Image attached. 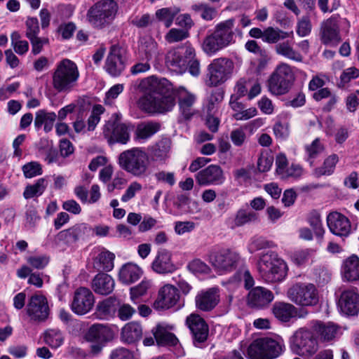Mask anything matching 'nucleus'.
Listing matches in <instances>:
<instances>
[{
	"label": "nucleus",
	"mask_w": 359,
	"mask_h": 359,
	"mask_svg": "<svg viewBox=\"0 0 359 359\" xmlns=\"http://www.w3.org/2000/svg\"><path fill=\"white\" fill-rule=\"evenodd\" d=\"M137 88L144 95L140 98V107L149 113H163L175 106L172 83L165 78L151 76L140 81Z\"/></svg>",
	"instance_id": "f257e3e1"
},
{
	"label": "nucleus",
	"mask_w": 359,
	"mask_h": 359,
	"mask_svg": "<svg viewBox=\"0 0 359 359\" xmlns=\"http://www.w3.org/2000/svg\"><path fill=\"white\" fill-rule=\"evenodd\" d=\"M235 20L230 18L217 23L213 29L208 30L204 37L201 48L204 53L209 55H215L221 50L234 43Z\"/></svg>",
	"instance_id": "f03ea898"
},
{
	"label": "nucleus",
	"mask_w": 359,
	"mask_h": 359,
	"mask_svg": "<svg viewBox=\"0 0 359 359\" xmlns=\"http://www.w3.org/2000/svg\"><path fill=\"white\" fill-rule=\"evenodd\" d=\"M79 76L77 65L69 59H63L53 71L52 86L57 93H69L76 87Z\"/></svg>",
	"instance_id": "7ed1b4c3"
},
{
	"label": "nucleus",
	"mask_w": 359,
	"mask_h": 359,
	"mask_svg": "<svg viewBox=\"0 0 359 359\" xmlns=\"http://www.w3.org/2000/svg\"><path fill=\"white\" fill-rule=\"evenodd\" d=\"M257 269L260 277L266 283L281 282L287 273L285 261L271 250L260 255Z\"/></svg>",
	"instance_id": "20e7f679"
},
{
	"label": "nucleus",
	"mask_w": 359,
	"mask_h": 359,
	"mask_svg": "<svg viewBox=\"0 0 359 359\" xmlns=\"http://www.w3.org/2000/svg\"><path fill=\"white\" fill-rule=\"evenodd\" d=\"M118 10L114 0H99L87 11L86 19L93 28L102 29L112 23Z\"/></svg>",
	"instance_id": "39448f33"
},
{
	"label": "nucleus",
	"mask_w": 359,
	"mask_h": 359,
	"mask_svg": "<svg viewBox=\"0 0 359 359\" xmlns=\"http://www.w3.org/2000/svg\"><path fill=\"white\" fill-rule=\"evenodd\" d=\"M149 156L140 147H134L121 152L118 156L120 167L137 177L147 175L149 168Z\"/></svg>",
	"instance_id": "423d86ee"
},
{
	"label": "nucleus",
	"mask_w": 359,
	"mask_h": 359,
	"mask_svg": "<svg viewBox=\"0 0 359 359\" xmlns=\"http://www.w3.org/2000/svg\"><path fill=\"white\" fill-rule=\"evenodd\" d=\"M284 350L283 339L262 337L252 341L248 347V353L252 359H274L280 356Z\"/></svg>",
	"instance_id": "0eeeda50"
},
{
	"label": "nucleus",
	"mask_w": 359,
	"mask_h": 359,
	"mask_svg": "<svg viewBox=\"0 0 359 359\" xmlns=\"http://www.w3.org/2000/svg\"><path fill=\"white\" fill-rule=\"evenodd\" d=\"M314 332L307 327L298 329L290 338V348L302 357H311L318 350V341Z\"/></svg>",
	"instance_id": "6e6552de"
},
{
	"label": "nucleus",
	"mask_w": 359,
	"mask_h": 359,
	"mask_svg": "<svg viewBox=\"0 0 359 359\" xmlns=\"http://www.w3.org/2000/svg\"><path fill=\"white\" fill-rule=\"evenodd\" d=\"M287 297L294 304L302 306H313L318 303V291L314 284L299 283L288 289Z\"/></svg>",
	"instance_id": "1a4fd4ad"
},
{
	"label": "nucleus",
	"mask_w": 359,
	"mask_h": 359,
	"mask_svg": "<svg viewBox=\"0 0 359 359\" xmlns=\"http://www.w3.org/2000/svg\"><path fill=\"white\" fill-rule=\"evenodd\" d=\"M121 115L115 113L104 126L103 135L109 144H126L130 140L129 126L121 123Z\"/></svg>",
	"instance_id": "9d476101"
},
{
	"label": "nucleus",
	"mask_w": 359,
	"mask_h": 359,
	"mask_svg": "<svg viewBox=\"0 0 359 359\" xmlns=\"http://www.w3.org/2000/svg\"><path fill=\"white\" fill-rule=\"evenodd\" d=\"M233 69V63L231 60L226 57L213 60L208 67V85L217 86L224 83L231 77Z\"/></svg>",
	"instance_id": "9b49d317"
},
{
	"label": "nucleus",
	"mask_w": 359,
	"mask_h": 359,
	"mask_svg": "<svg viewBox=\"0 0 359 359\" xmlns=\"http://www.w3.org/2000/svg\"><path fill=\"white\" fill-rule=\"evenodd\" d=\"M208 260L220 271L231 272L235 270L241 261L238 252L230 249H213L210 251Z\"/></svg>",
	"instance_id": "f8f14e48"
},
{
	"label": "nucleus",
	"mask_w": 359,
	"mask_h": 359,
	"mask_svg": "<svg viewBox=\"0 0 359 359\" xmlns=\"http://www.w3.org/2000/svg\"><path fill=\"white\" fill-rule=\"evenodd\" d=\"M293 73L290 65L281 63L269 79V90L276 95H284L288 92Z\"/></svg>",
	"instance_id": "ddd939ff"
},
{
	"label": "nucleus",
	"mask_w": 359,
	"mask_h": 359,
	"mask_svg": "<svg viewBox=\"0 0 359 359\" xmlns=\"http://www.w3.org/2000/svg\"><path fill=\"white\" fill-rule=\"evenodd\" d=\"M92 227L86 223H78L72 226L60 231L55 238L57 245H72L80 241H84L92 234Z\"/></svg>",
	"instance_id": "4468645a"
},
{
	"label": "nucleus",
	"mask_w": 359,
	"mask_h": 359,
	"mask_svg": "<svg viewBox=\"0 0 359 359\" xmlns=\"http://www.w3.org/2000/svg\"><path fill=\"white\" fill-rule=\"evenodd\" d=\"M194 48L189 43L169 51L166 55L165 62L168 67L177 72H184L187 68L189 60L195 57Z\"/></svg>",
	"instance_id": "2eb2a0df"
},
{
	"label": "nucleus",
	"mask_w": 359,
	"mask_h": 359,
	"mask_svg": "<svg viewBox=\"0 0 359 359\" xmlns=\"http://www.w3.org/2000/svg\"><path fill=\"white\" fill-rule=\"evenodd\" d=\"M94 304L93 292L88 288L81 287L74 292L70 306L74 313L82 316L89 313Z\"/></svg>",
	"instance_id": "dca6fc26"
},
{
	"label": "nucleus",
	"mask_w": 359,
	"mask_h": 359,
	"mask_svg": "<svg viewBox=\"0 0 359 359\" xmlns=\"http://www.w3.org/2000/svg\"><path fill=\"white\" fill-rule=\"evenodd\" d=\"M27 313L32 320H45L49 315V307L46 298L39 294L32 296L27 306Z\"/></svg>",
	"instance_id": "f3484780"
},
{
	"label": "nucleus",
	"mask_w": 359,
	"mask_h": 359,
	"mask_svg": "<svg viewBox=\"0 0 359 359\" xmlns=\"http://www.w3.org/2000/svg\"><path fill=\"white\" fill-rule=\"evenodd\" d=\"M179 299L180 294L177 289L172 285L167 284L159 290L154 307L158 310L168 309L175 306Z\"/></svg>",
	"instance_id": "a211bd4d"
},
{
	"label": "nucleus",
	"mask_w": 359,
	"mask_h": 359,
	"mask_svg": "<svg viewBox=\"0 0 359 359\" xmlns=\"http://www.w3.org/2000/svg\"><path fill=\"white\" fill-rule=\"evenodd\" d=\"M340 311L347 316H356L359 313V294L356 289L343 291L338 302Z\"/></svg>",
	"instance_id": "6ab92c4d"
},
{
	"label": "nucleus",
	"mask_w": 359,
	"mask_h": 359,
	"mask_svg": "<svg viewBox=\"0 0 359 359\" xmlns=\"http://www.w3.org/2000/svg\"><path fill=\"white\" fill-rule=\"evenodd\" d=\"M187 324L192 334L194 344L196 346H198V344L206 341L209 329L208 325L201 316L191 314L187 318Z\"/></svg>",
	"instance_id": "aec40b11"
},
{
	"label": "nucleus",
	"mask_w": 359,
	"mask_h": 359,
	"mask_svg": "<svg viewBox=\"0 0 359 359\" xmlns=\"http://www.w3.org/2000/svg\"><path fill=\"white\" fill-rule=\"evenodd\" d=\"M273 292L264 287H255L250 290L247 297V304L251 308L264 309L273 300Z\"/></svg>",
	"instance_id": "412c9836"
},
{
	"label": "nucleus",
	"mask_w": 359,
	"mask_h": 359,
	"mask_svg": "<svg viewBox=\"0 0 359 359\" xmlns=\"http://www.w3.org/2000/svg\"><path fill=\"white\" fill-rule=\"evenodd\" d=\"M224 179L222 169L217 165H210L196 175L197 183L202 186L222 184Z\"/></svg>",
	"instance_id": "4be33fe9"
},
{
	"label": "nucleus",
	"mask_w": 359,
	"mask_h": 359,
	"mask_svg": "<svg viewBox=\"0 0 359 359\" xmlns=\"http://www.w3.org/2000/svg\"><path fill=\"white\" fill-rule=\"evenodd\" d=\"M219 292L217 287H211L200 291L195 297L196 308L202 311H210L219 302Z\"/></svg>",
	"instance_id": "5701e85b"
},
{
	"label": "nucleus",
	"mask_w": 359,
	"mask_h": 359,
	"mask_svg": "<svg viewBox=\"0 0 359 359\" xmlns=\"http://www.w3.org/2000/svg\"><path fill=\"white\" fill-rule=\"evenodd\" d=\"M327 224L330 231L339 236H347L351 231L349 219L338 212H332L327 216Z\"/></svg>",
	"instance_id": "b1692460"
},
{
	"label": "nucleus",
	"mask_w": 359,
	"mask_h": 359,
	"mask_svg": "<svg viewBox=\"0 0 359 359\" xmlns=\"http://www.w3.org/2000/svg\"><path fill=\"white\" fill-rule=\"evenodd\" d=\"M104 68L112 76H119L125 69V61L122 56V50L112 46L105 62Z\"/></svg>",
	"instance_id": "393cba45"
},
{
	"label": "nucleus",
	"mask_w": 359,
	"mask_h": 359,
	"mask_svg": "<svg viewBox=\"0 0 359 359\" xmlns=\"http://www.w3.org/2000/svg\"><path fill=\"white\" fill-rule=\"evenodd\" d=\"M321 41L328 46H337L341 41L339 27L337 21L330 18L321 26Z\"/></svg>",
	"instance_id": "a878e982"
},
{
	"label": "nucleus",
	"mask_w": 359,
	"mask_h": 359,
	"mask_svg": "<svg viewBox=\"0 0 359 359\" xmlns=\"http://www.w3.org/2000/svg\"><path fill=\"white\" fill-rule=\"evenodd\" d=\"M172 254L166 249H161L152 262V269L158 273H172L176 270L175 265L172 262Z\"/></svg>",
	"instance_id": "bb28decb"
},
{
	"label": "nucleus",
	"mask_w": 359,
	"mask_h": 359,
	"mask_svg": "<svg viewBox=\"0 0 359 359\" xmlns=\"http://www.w3.org/2000/svg\"><path fill=\"white\" fill-rule=\"evenodd\" d=\"M115 334L109 326L102 324H94L90 327L86 334V339L89 341L106 343L114 338Z\"/></svg>",
	"instance_id": "cd10ccee"
},
{
	"label": "nucleus",
	"mask_w": 359,
	"mask_h": 359,
	"mask_svg": "<svg viewBox=\"0 0 359 359\" xmlns=\"http://www.w3.org/2000/svg\"><path fill=\"white\" fill-rule=\"evenodd\" d=\"M143 334L142 325L136 321H131L124 325L121 330V340L126 344H134L139 341Z\"/></svg>",
	"instance_id": "c85d7f7f"
},
{
	"label": "nucleus",
	"mask_w": 359,
	"mask_h": 359,
	"mask_svg": "<svg viewBox=\"0 0 359 359\" xmlns=\"http://www.w3.org/2000/svg\"><path fill=\"white\" fill-rule=\"evenodd\" d=\"M311 327L322 341H330L334 339L339 332V327L332 323L314 321L311 323Z\"/></svg>",
	"instance_id": "c756f323"
},
{
	"label": "nucleus",
	"mask_w": 359,
	"mask_h": 359,
	"mask_svg": "<svg viewBox=\"0 0 359 359\" xmlns=\"http://www.w3.org/2000/svg\"><path fill=\"white\" fill-rule=\"evenodd\" d=\"M115 283L112 277L107 273H100L97 274L93 280L92 287L95 292L107 295L114 288Z\"/></svg>",
	"instance_id": "7c9ffc66"
},
{
	"label": "nucleus",
	"mask_w": 359,
	"mask_h": 359,
	"mask_svg": "<svg viewBox=\"0 0 359 359\" xmlns=\"http://www.w3.org/2000/svg\"><path fill=\"white\" fill-rule=\"evenodd\" d=\"M341 274L347 281L359 280V258L358 256L353 255L344 261Z\"/></svg>",
	"instance_id": "2f4dec72"
},
{
	"label": "nucleus",
	"mask_w": 359,
	"mask_h": 359,
	"mask_svg": "<svg viewBox=\"0 0 359 359\" xmlns=\"http://www.w3.org/2000/svg\"><path fill=\"white\" fill-rule=\"evenodd\" d=\"M160 124L156 122H144L137 126L134 134V140L140 143H144L160 130Z\"/></svg>",
	"instance_id": "473e14b6"
},
{
	"label": "nucleus",
	"mask_w": 359,
	"mask_h": 359,
	"mask_svg": "<svg viewBox=\"0 0 359 359\" xmlns=\"http://www.w3.org/2000/svg\"><path fill=\"white\" fill-rule=\"evenodd\" d=\"M196 100L194 95L184 88L178 91V104L181 113L185 118H189L194 114V104Z\"/></svg>",
	"instance_id": "72a5a7b5"
},
{
	"label": "nucleus",
	"mask_w": 359,
	"mask_h": 359,
	"mask_svg": "<svg viewBox=\"0 0 359 359\" xmlns=\"http://www.w3.org/2000/svg\"><path fill=\"white\" fill-rule=\"evenodd\" d=\"M57 118L55 112H48L45 109H40L36 112L34 118V127L39 130L43 125V130L49 133L53 128L54 123Z\"/></svg>",
	"instance_id": "f704fd0d"
},
{
	"label": "nucleus",
	"mask_w": 359,
	"mask_h": 359,
	"mask_svg": "<svg viewBox=\"0 0 359 359\" xmlns=\"http://www.w3.org/2000/svg\"><path fill=\"white\" fill-rule=\"evenodd\" d=\"M114 254L106 249L98 250V254L94 259L93 267L97 271H109L114 268Z\"/></svg>",
	"instance_id": "c9c22d12"
},
{
	"label": "nucleus",
	"mask_w": 359,
	"mask_h": 359,
	"mask_svg": "<svg viewBox=\"0 0 359 359\" xmlns=\"http://www.w3.org/2000/svg\"><path fill=\"white\" fill-rule=\"evenodd\" d=\"M274 316L282 322H288L297 314L296 307L289 303L276 302L272 309Z\"/></svg>",
	"instance_id": "e433bc0d"
},
{
	"label": "nucleus",
	"mask_w": 359,
	"mask_h": 359,
	"mask_svg": "<svg viewBox=\"0 0 359 359\" xmlns=\"http://www.w3.org/2000/svg\"><path fill=\"white\" fill-rule=\"evenodd\" d=\"M142 275V269L136 264H126L119 271V278L125 284H131L139 280Z\"/></svg>",
	"instance_id": "4c0bfd02"
},
{
	"label": "nucleus",
	"mask_w": 359,
	"mask_h": 359,
	"mask_svg": "<svg viewBox=\"0 0 359 359\" xmlns=\"http://www.w3.org/2000/svg\"><path fill=\"white\" fill-rule=\"evenodd\" d=\"M152 333L158 345L161 346H175L177 344L178 339L175 335L161 325H158L152 329Z\"/></svg>",
	"instance_id": "58836bf2"
},
{
	"label": "nucleus",
	"mask_w": 359,
	"mask_h": 359,
	"mask_svg": "<svg viewBox=\"0 0 359 359\" xmlns=\"http://www.w3.org/2000/svg\"><path fill=\"white\" fill-rule=\"evenodd\" d=\"M43 339L44 343L50 348H57L64 343L65 336L60 329L49 328L43 332Z\"/></svg>",
	"instance_id": "ea45409f"
},
{
	"label": "nucleus",
	"mask_w": 359,
	"mask_h": 359,
	"mask_svg": "<svg viewBox=\"0 0 359 359\" xmlns=\"http://www.w3.org/2000/svg\"><path fill=\"white\" fill-rule=\"evenodd\" d=\"M118 301L115 298L109 297L102 302H99L97 306V311L100 318L108 319L114 316L117 306Z\"/></svg>",
	"instance_id": "a19ab883"
},
{
	"label": "nucleus",
	"mask_w": 359,
	"mask_h": 359,
	"mask_svg": "<svg viewBox=\"0 0 359 359\" xmlns=\"http://www.w3.org/2000/svg\"><path fill=\"white\" fill-rule=\"evenodd\" d=\"M275 50L278 55L291 60L302 62L303 60L300 53L294 50L288 41L277 43L275 46Z\"/></svg>",
	"instance_id": "79ce46f5"
},
{
	"label": "nucleus",
	"mask_w": 359,
	"mask_h": 359,
	"mask_svg": "<svg viewBox=\"0 0 359 359\" xmlns=\"http://www.w3.org/2000/svg\"><path fill=\"white\" fill-rule=\"evenodd\" d=\"M139 48L140 51L144 55V58L147 61H150L158 54V43L150 36H146L141 39Z\"/></svg>",
	"instance_id": "37998d69"
},
{
	"label": "nucleus",
	"mask_w": 359,
	"mask_h": 359,
	"mask_svg": "<svg viewBox=\"0 0 359 359\" xmlns=\"http://www.w3.org/2000/svg\"><path fill=\"white\" fill-rule=\"evenodd\" d=\"M293 34V32H285L279 28L268 27L264 29L263 41L268 43H276L280 40H283L290 37Z\"/></svg>",
	"instance_id": "c03bdc74"
},
{
	"label": "nucleus",
	"mask_w": 359,
	"mask_h": 359,
	"mask_svg": "<svg viewBox=\"0 0 359 359\" xmlns=\"http://www.w3.org/2000/svg\"><path fill=\"white\" fill-rule=\"evenodd\" d=\"M224 99V91L221 89L212 90L207 97L205 109L207 114H215Z\"/></svg>",
	"instance_id": "a18cd8bd"
},
{
	"label": "nucleus",
	"mask_w": 359,
	"mask_h": 359,
	"mask_svg": "<svg viewBox=\"0 0 359 359\" xmlns=\"http://www.w3.org/2000/svg\"><path fill=\"white\" fill-rule=\"evenodd\" d=\"M257 219V215L255 212L245 209H239L232 222L231 228L239 227L247 224L255 222Z\"/></svg>",
	"instance_id": "49530a36"
},
{
	"label": "nucleus",
	"mask_w": 359,
	"mask_h": 359,
	"mask_svg": "<svg viewBox=\"0 0 359 359\" xmlns=\"http://www.w3.org/2000/svg\"><path fill=\"white\" fill-rule=\"evenodd\" d=\"M339 161L337 154L329 156L325 161L321 167L314 169L313 174L316 177H320L323 175H331L334 171L337 163Z\"/></svg>",
	"instance_id": "de8ad7c7"
},
{
	"label": "nucleus",
	"mask_w": 359,
	"mask_h": 359,
	"mask_svg": "<svg viewBox=\"0 0 359 359\" xmlns=\"http://www.w3.org/2000/svg\"><path fill=\"white\" fill-rule=\"evenodd\" d=\"M48 186V182L45 178H40L33 184L27 185L23 192V196L25 199H29L37 197L43 194Z\"/></svg>",
	"instance_id": "09e8293b"
},
{
	"label": "nucleus",
	"mask_w": 359,
	"mask_h": 359,
	"mask_svg": "<svg viewBox=\"0 0 359 359\" xmlns=\"http://www.w3.org/2000/svg\"><path fill=\"white\" fill-rule=\"evenodd\" d=\"M324 150V147L319 138L315 139L311 144L305 147L306 161L311 166L313 165L314 159L318 156Z\"/></svg>",
	"instance_id": "8fccbe9b"
},
{
	"label": "nucleus",
	"mask_w": 359,
	"mask_h": 359,
	"mask_svg": "<svg viewBox=\"0 0 359 359\" xmlns=\"http://www.w3.org/2000/svg\"><path fill=\"white\" fill-rule=\"evenodd\" d=\"M153 286L152 281L144 279L137 285L133 287L130 290V299L135 304H138L139 297L147 294L148 290Z\"/></svg>",
	"instance_id": "3c124183"
},
{
	"label": "nucleus",
	"mask_w": 359,
	"mask_h": 359,
	"mask_svg": "<svg viewBox=\"0 0 359 359\" xmlns=\"http://www.w3.org/2000/svg\"><path fill=\"white\" fill-rule=\"evenodd\" d=\"M180 12V9L174 8H163L156 12L157 18L163 22L166 27H169L173 22L175 17Z\"/></svg>",
	"instance_id": "603ef678"
},
{
	"label": "nucleus",
	"mask_w": 359,
	"mask_h": 359,
	"mask_svg": "<svg viewBox=\"0 0 359 359\" xmlns=\"http://www.w3.org/2000/svg\"><path fill=\"white\" fill-rule=\"evenodd\" d=\"M235 282L243 283L245 289L249 290L255 285V280L250 271L247 269H241L232 277Z\"/></svg>",
	"instance_id": "864d4df0"
},
{
	"label": "nucleus",
	"mask_w": 359,
	"mask_h": 359,
	"mask_svg": "<svg viewBox=\"0 0 359 359\" xmlns=\"http://www.w3.org/2000/svg\"><path fill=\"white\" fill-rule=\"evenodd\" d=\"M189 36L187 29L172 28L165 35V40L168 43L180 42Z\"/></svg>",
	"instance_id": "5fc2aeb1"
},
{
	"label": "nucleus",
	"mask_w": 359,
	"mask_h": 359,
	"mask_svg": "<svg viewBox=\"0 0 359 359\" xmlns=\"http://www.w3.org/2000/svg\"><path fill=\"white\" fill-rule=\"evenodd\" d=\"M169 146L166 141H160L151 149V156L154 161H163L168 156Z\"/></svg>",
	"instance_id": "6e6d98bb"
},
{
	"label": "nucleus",
	"mask_w": 359,
	"mask_h": 359,
	"mask_svg": "<svg viewBox=\"0 0 359 359\" xmlns=\"http://www.w3.org/2000/svg\"><path fill=\"white\" fill-rule=\"evenodd\" d=\"M43 147L40 149V152L43 156L44 160L48 164H51L57 161L58 154L55 148L53 147L52 143L46 142Z\"/></svg>",
	"instance_id": "4d7b16f0"
},
{
	"label": "nucleus",
	"mask_w": 359,
	"mask_h": 359,
	"mask_svg": "<svg viewBox=\"0 0 359 359\" xmlns=\"http://www.w3.org/2000/svg\"><path fill=\"white\" fill-rule=\"evenodd\" d=\"M307 220L316 236H322L324 233V229L320 219V215L317 211H312L310 212Z\"/></svg>",
	"instance_id": "13d9d810"
},
{
	"label": "nucleus",
	"mask_w": 359,
	"mask_h": 359,
	"mask_svg": "<svg viewBox=\"0 0 359 359\" xmlns=\"http://www.w3.org/2000/svg\"><path fill=\"white\" fill-rule=\"evenodd\" d=\"M314 255V250L310 248L302 249L293 252L292 261L297 265L307 262Z\"/></svg>",
	"instance_id": "bf43d9fd"
},
{
	"label": "nucleus",
	"mask_w": 359,
	"mask_h": 359,
	"mask_svg": "<svg viewBox=\"0 0 359 359\" xmlns=\"http://www.w3.org/2000/svg\"><path fill=\"white\" fill-rule=\"evenodd\" d=\"M26 178H32L42 174V168L39 163L32 161L25 164L22 168Z\"/></svg>",
	"instance_id": "052dcab7"
},
{
	"label": "nucleus",
	"mask_w": 359,
	"mask_h": 359,
	"mask_svg": "<svg viewBox=\"0 0 359 359\" xmlns=\"http://www.w3.org/2000/svg\"><path fill=\"white\" fill-rule=\"evenodd\" d=\"M27 262L34 269H43L48 264L50 257L46 255L30 256L27 258Z\"/></svg>",
	"instance_id": "680f3d73"
},
{
	"label": "nucleus",
	"mask_w": 359,
	"mask_h": 359,
	"mask_svg": "<svg viewBox=\"0 0 359 359\" xmlns=\"http://www.w3.org/2000/svg\"><path fill=\"white\" fill-rule=\"evenodd\" d=\"M104 107L100 104H96L93 107L91 115L88 119V130H93L97 124L100 122V116L103 114Z\"/></svg>",
	"instance_id": "e2e57ef3"
},
{
	"label": "nucleus",
	"mask_w": 359,
	"mask_h": 359,
	"mask_svg": "<svg viewBox=\"0 0 359 359\" xmlns=\"http://www.w3.org/2000/svg\"><path fill=\"white\" fill-rule=\"evenodd\" d=\"M25 226L27 229H34L40 219V217L36 210L34 207L30 206L25 211Z\"/></svg>",
	"instance_id": "0e129e2a"
},
{
	"label": "nucleus",
	"mask_w": 359,
	"mask_h": 359,
	"mask_svg": "<svg viewBox=\"0 0 359 359\" xmlns=\"http://www.w3.org/2000/svg\"><path fill=\"white\" fill-rule=\"evenodd\" d=\"M274 246L275 245L272 241H268L263 237H255L251 241L250 249L252 252H255L265 248H271Z\"/></svg>",
	"instance_id": "69168bd1"
},
{
	"label": "nucleus",
	"mask_w": 359,
	"mask_h": 359,
	"mask_svg": "<svg viewBox=\"0 0 359 359\" xmlns=\"http://www.w3.org/2000/svg\"><path fill=\"white\" fill-rule=\"evenodd\" d=\"M26 25V36L28 39L36 36L39 35L40 28L39 21L36 18H28L25 22Z\"/></svg>",
	"instance_id": "338daca9"
},
{
	"label": "nucleus",
	"mask_w": 359,
	"mask_h": 359,
	"mask_svg": "<svg viewBox=\"0 0 359 359\" xmlns=\"http://www.w3.org/2000/svg\"><path fill=\"white\" fill-rule=\"evenodd\" d=\"M187 268L194 273H208L210 268L201 259H196L189 263Z\"/></svg>",
	"instance_id": "774afa93"
}]
</instances>
